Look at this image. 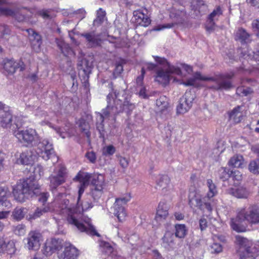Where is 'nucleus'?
I'll return each instance as SVG.
<instances>
[{"mask_svg": "<svg viewBox=\"0 0 259 259\" xmlns=\"http://www.w3.org/2000/svg\"><path fill=\"white\" fill-rule=\"evenodd\" d=\"M107 100L108 105L106 108L102 110V113H98L101 128H103V122L105 119L114 121L116 116L119 113L125 112L129 114L135 108V104L131 102V96L126 94L125 90H116L113 93H109Z\"/></svg>", "mask_w": 259, "mask_h": 259, "instance_id": "f257e3e1", "label": "nucleus"}, {"mask_svg": "<svg viewBox=\"0 0 259 259\" xmlns=\"http://www.w3.org/2000/svg\"><path fill=\"white\" fill-rule=\"evenodd\" d=\"M40 186L33 177L20 181L13 187V193L15 199L23 202L26 199L39 194L38 201L42 204L47 201L49 194L48 192H40Z\"/></svg>", "mask_w": 259, "mask_h": 259, "instance_id": "f03ea898", "label": "nucleus"}, {"mask_svg": "<svg viewBox=\"0 0 259 259\" xmlns=\"http://www.w3.org/2000/svg\"><path fill=\"white\" fill-rule=\"evenodd\" d=\"M234 76V73L230 72L207 77L203 76L199 72H196L192 78L183 82V84L185 86H196L197 80H204L208 81L207 88L209 89L214 91L228 90L233 87L230 79Z\"/></svg>", "mask_w": 259, "mask_h": 259, "instance_id": "7ed1b4c3", "label": "nucleus"}, {"mask_svg": "<svg viewBox=\"0 0 259 259\" xmlns=\"http://www.w3.org/2000/svg\"><path fill=\"white\" fill-rule=\"evenodd\" d=\"M61 213L66 215L68 223L75 227L81 232H85L91 235L99 236L94 227L91 223V219L88 217L79 220L76 209L69 205L68 199H63L59 205Z\"/></svg>", "mask_w": 259, "mask_h": 259, "instance_id": "20e7f679", "label": "nucleus"}, {"mask_svg": "<svg viewBox=\"0 0 259 259\" xmlns=\"http://www.w3.org/2000/svg\"><path fill=\"white\" fill-rule=\"evenodd\" d=\"M206 184L208 188L206 196L202 198L199 193L192 192L189 194V204L191 207H196L203 211L211 212L212 209V198L217 194V190L211 180H207Z\"/></svg>", "mask_w": 259, "mask_h": 259, "instance_id": "39448f33", "label": "nucleus"}, {"mask_svg": "<svg viewBox=\"0 0 259 259\" xmlns=\"http://www.w3.org/2000/svg\"><path fill=\"white\" fill-rule=\"evenodd\" d=\"M154 58L158 64L165 68V71L161 69L157 71L155 78L156 81L165 85L169 82L171 74L181 75L180 67L171 65L164 58L156 56Z\"/></svg>", "mask_w": 259, "mask_h": 259, "instance_id": "423d86ee", "label": "nucleus"}, {"mask_svg": "<svg viewBox=\"0 0 259 259\" xmlns=\"http://www.w3.org/2000/svg\"><path fill=\"white\" fill-rule=\"evenodd\" d=\"M18 117H15V124L17 129L13 131L15 137L21 143L27 145L32 144L33 142L38 139V134L36 131L32 128L21 130L20 128L21 125L18 123Z\"/></svg>", "mask_w": 259, "mask_h": 259, "instance_id": "0eeeda50", "label": "nucleus"}, {"mask_svg": "<svg viewBox=\"0 0 259 259\" xmlns=\"http://www.w3.org/2000/svg\"><path fill=\"white\" fill-rule=\"evenodd\" d=\"M195 95L191 91H187L179 100L177 107L178 114H184L188 112L192 106Z\"/></svg>", "mask_w": 259, "mask_h": 259, "instance_id": "6e6552de", "label": "nucleus"}, {"mask_svg": "<svg viewBox=\"0 0 259 259\" xmlns=\"http://www.w3.org/2000/svg\"><path fill=\"white\" fill-rule=\"evenodd\" d=\"M170 17L171 18L174 19L175 22L159 25L156 26L154 30L156 31H160L165 28H171L175 25V24L183 23L186 17V13L183 9H174L170 12Z\"/></svg>", "mask_w": 259, "mask_h": 259, "instance_id": "1a4fd4ad", "label": "nucleus"}, {"mask_svg": "<svg viewBox=\"0 0 259 259\" xmlns=\"http://www.w3.org/2000/svg\"><path fill=\"white\" fill-rule=\"evenodd\" d=\"M65 242L60 239L53 238L47 240L43 247V253L46 256L51 255L53 253L60 250Z\"/></svg>", "mask_w": 259, "mask_h": 259, "instance_id": "9d476101", "label": "nucleus"}, {"mask_svg": "<svg viewBox=\"0 0 259 259\" xmlns=\"http://www.w3.org/2000/svg\"><path fill=\"white\" fill-rule=\"evenodd\" d=\"M241 211L243 214L245 221L252 224H256L259 223V207L256 205H252L248 208H241Z\"/></svg>", "mask_w": 259, "mask_h": 259, "instance_id": "9b49d317", "label": "nucleus"}, {"mask_svg": "<svg viewBox=\"0 0 259 259\" xmlns=\"http://www.w3.org/2000/svg\"><path fill=\"white\" fill-rule=\"evenodd\" d=\"M66 168L63 166H60L56 172L50 176V186L52 189H56L57 187L65 182Z\"/></svg>", "mask_w": 259, "mask_h": 259, "instance_id": "f8f14e48", "label": "nucleus"}, {"mask_svg": "<svg viewBox=\"0 0 259 259\" xmlns=\"http://www.w3.org/2000/svg\"><path fill=\"white\" fill-rule=\"evenodd\" d=\"M78 68L79 76L82 78L84 81H87L93 68L92 63L85 59H81L78 61Z\"/></svg>", "mask_w": 259, "mask_h": 259, "instance_id": "ddd939ff", "label": "nucleus"}, {"mask_svg": "<svg viewBox=\"0 0 259 259\" xmlns=\"http://www.w3.org/2000/svg\"><path fill=\"white\" fill-rule=\"evenodd\" d=\"M37 148L40 150L39 153L45 160H48L52 157L54 151L53 145L48 140L44 139L37 144Z\"/></svg>", "mask_w": 259, "mask_h": 259, "instance_id": "4468645a", "label": "nucleus"}, {"mask_svg": "<svg viewBox=\"0 0 259 259\" xmlns=\"http://www.w3.org/2000/svg\"><path fill=\"white\" fill-rule=\"evenodd\" d=\"M91 175L84 172H79L75 177V179L78 181L80 183L78 190V200L80 199L81 195L83 193L85 189L89 185V182L92 179Z\"/></svg>", "mask_w": 259, "mask_h": 259, "instance_id": "2eb2a0df", "label": "nucleus"}, {"mask_svg": "<svg viewBox=\"0 0 259 259\" xmlns=\"http://www.w3.org/2000/svg\"><path fill=\"white\" fill-rule=\"evenodd\" d=\"M41 235L39 233L35 231H31L26 239L27 243L26 245L29 250H36L39 248L40 245Z\"/></svg>", "mask_w": 259, "mask_h": 259, "instance_id": "dca6fc26", "label": "nucleus"}, {"mask_svg": "<svg viewBox=\"0 0 259 259\" xmlns=\"http://www.w3.org/2000/svg\"><path fill=\"white\" fill-rule=\"evenodd\" d=\"M241 209L239 210L236 218L231 220L230 225L232 229L238 232H244L246 230L245 225V219Z\"/></svg>", "mask_w": 259, "mask_h": 259, "instance_id": "f3484780", "label": "nucleus"}, {"mask_svg": "<svg viewBox=\"0 0 259 259\" xmlns=\"http://www.w3.org/2000/svg\"><path fill=\"white\" fill-rule=\"evenodd\" d=\"M13 116L8 106L4 105L0 110V126L7 128L12 125Z\"/></svg>", "mask_w": 259, "mask_h": 259, "instance_id": "a211bd4d", "label": "nucleus"}, {"mask_svg": "<svg viewBox=\"0 0 259 259\" xmlns=\"http://www.w3.org/2000/svg\"><path fill=\"white\" fill-rule=\"evenodd\" d=\"M64 250L58 255L59 259H76L78 255V250L69 242H65Z\"/></svg>", "mask_w": 259, "mask_h": 259, "instance_id": "6ab92c4d", "label": "nucleus"}, {"mask_svg": "<svg viewBox=\"0 0 259 259\" xmlns=\"http://www.w3.org/2000/svg\"><path fill=\"white\" fill-rule=\"evenodd\" d=\"M3 67L4 70L8 74H11L15 73L18 68H19L20 71H23L25 69V65L23 62L21 61L17 62L12 59L4 60Z\"/></svg>", "mask_w": 259, "mask_h": 259, "instance_id": "aec40b11", "label": "nucleus"}, {"mask_svg": "<svg viewBox=\"0 0 259 259\" xmlns=\"http://www.w3.org/2000/svg\"><path fill=\"white\" fill-rule=\"evenodd\" d=\"M223 14V12L220 7H218L208 16L207 24L206 25V29L210 32L213 31L215 27V21H217Z\"/></svg>", "mask_w": 259, "mask_h": 259, "instance_id": "412c9836", "label": "nucleus"}, {"mask_svg": "<svg viewBox=\"0 0 259 259\" xmlns=\"http://www.w3.org/2000/svg\"><path fill=\"white\" fill-rule=\"evenodd\" d=\"M26 31L30 37L31 45L33 50L36 52L39 51L42 44L41 36L32 29H28Z\"/></svg>", "mask_w": 259, "mask_h": 259, "instance_id": "4be33fe9", "label": "nucleus"}, {"mask_svg": "<svg viewBox=\"0 0 259 259\" xmlns=\"http://www.w3.org/2000/svg\"><path fill=\"white\" fill-rule=\"evenodd\" d=\"M90 47H94L99 45L101 41V35L94 31L82 34Z\"/></svg>", "mask_w": 259, "mask_h": 259, "instance_id": "5701e85b", "label": "nucleus"}, {"mask_svg": "<svg viewBox=\"0 0 259 259\" xmlns=\"http://www.w3.org/2000/svg\"><path fill=\"white\" fill-rule=\"evenodd\" d=\"M168 206L164 202H160L157 209L155 218L157 222H161L165 220L168 216Z\"/></svg>", "mask_w": 259, "mask_h": 259, "instance_id": "b1692460", "label": "nucleus"}, {"mask_svg": "<svg viewBox=\"0 0 259 259\" xmlns=\"http://www.w3.org/2000/svg\"><path fill=\"white\" fill-rule=\"evenodd\" d=\"M243 107L238 106L231 110L229 113V118L235 123H239L243 118Z\"/></svg>", "mask_w": 259, "mask_h": 259, "instance_id": "393cba45", "label": "nucleus"}, {"mask_svg": "<svg viewBox=\"0 0 259 259\" xmlns=\"http://www.w3.org/2000/svg\"><path fill=\"white\" fill-rule=\"evenodd\" d=\"M170 179L167 175L159 176L157 180V188L161 189L163 193L167 192L170 187Z\"/></svg>", "mask_w": 259, "mask_h": 259, "instance_id": "a878e982", "label": "nucleus"}, {"mask_svg": "<svg viewBox=\"0 0 259 259\" xmlns=\"http://www.w3.org/2000/svg\"><path fill=\"white\" fill-rule=\"evenodd\" d=\"M134 17L139 24L146 26L150 23V20L142 11H135Z\"/></svg>", "mask_w": 259, "mask_h": 259, "instance_id": "bb28decb", "label": "nucleus"}, {"mask_svg": "<svg viewBox=\"0 0 259 259\" xmlns=\"http://www.w3.org/2000/svg\"><path fill=\"white\" fill-rule=\"evenodd\" d=\"M112 209L113 213L117 218L119 222H122L125 220L127 213L124 206L114 204Z\"/></svg>", "mask_w": 259, "mask_h": 259, "instance_id": "cd10ccee", "label": "nucleus"}, {"mask_svg": "<svg viewBox=\"0 0 259 259\" xmlns=\"http://www.w3.org/2000/svg\"><path fill=\"white\" fill-rule=\"evenodd\" d=\"M228 193L238 198H246L248 195V192L246 189L241 186L229 189Z\"/></svg>", "mask_w": 259, "mask_h": 259, "instance_id": "c85d7f7f", "label": "nucleus"}, {"mask_svg": "<svg viewBox=\"0 0 259 259\" xmlns=\"http://www.w3.org/2000/svg\"><path fill=\"white\" fill-rule=\"evenodd\" d=\"M56 41L59 49L65 56L69 57L75 56V54L74 52L67 44H66L63 40L59 39H56Z\"/></svg>", "mask_w": 259, "mask_h": 259, "instance_id": "c756f323", "label": "nucleus"}, {"mask_svg": "<svg viewBox=\"0 0 259 259\" xmlns=\"http://www.w3.org/2000/svg\"><path fill=\"white\" fill-rule=\"evenodd\" d=\"M235 38L242 44H247L251 41L250 34L242 28L237 31Z\"/></svg>", "mask_w": 259, "mask_h": 259, "instance_id": "7c9ffc66", "label": "nucleus"}, {"mask_svg": "<svg viewBox=\"0 0 259 259\" xmlns=\"http://www.w3.org/2000/svg\"><path fill=\"white\" fill-rule=\"evenodd\" d=\"M162 239V245L166 248H171L175 244L174 236L170 232H166Z\"/></svg>", "mask_w": 259, "mask_h": 259, "instance_id": "2f4dec72", "label": "nucleus"}, {"mask_svg": "<svg viewBox=\"0 0 259 259\" xmlns=\"http://www.w3.org/2000/svg\"><path fill=\"white\" fill-rule=\"evenodd\" d=\"M245 251L249 256L255 257L259 255V241L245 247Z\"/></svg>", "mask_w": 259, "mask_h": 259, "instance_id": "473e14b6", "label": "nucleus"}, {"mask_svg": "<svg viewBox=\"0 0 259 259\" xmlns=\"http://www.w3.org/2000/svg\"><path fill=\"white\" fill-rule=\"evenodd\" d=\"M33 161V157L30 153L27 152L20 154L17 158V162L18 164L28 165Z\"/></svg>", "mask_w": 259, "mask_h": 259, "instance_id": "72a5a7b5", "label": "nucleus"}, {"mask_svg": "<svg viewBox=\"0 0 259 259\" xmlns=\"http://www.w3.org/2000/svg\"><path fill=\"white\" fill-rule=\"evenodd\" d=\"M93 187L103 188L104 178L102 175H94L91 179Z\"/></svg>", "mask_w": 259, "mask_h": 259, "instance_id": "f704fd0d", "label": "nucleus"}, {"mask_svg": "<svg viewBox=\"0 0 259 259\" xmlns=\"http://www.w3.org/2000/svg\"><path fill=\"white\" fill-rule=\"evenodd\" d=\"M79 127L80 131L84 133L87 137L89 142L90 141L91 133L90 132V125L89 123L86 122L84 119H81L79 120Z\"/></svg>", "mask_w": 259, "mask_h": 259, "instance_id": "c9c22d12", "label": "nucleus"}, {"mask_svg": "<svg viewBox=\"0 0 259 259\" xmlns=\"http://www.w3.org/2000/svg\"><path fill=\"white\" fill-rule=\"evenodd\" d=\"M222 173L224 174L223 177H221V178L225 181L229 177H231L233 180H236L237 181H240L242 180V175L240 172L238 170L231 171V174H229L224 169Z\"/></svg>", "mask_w": 259, "mask_h": 259, "instance_id": "e433bc0d", "label": "nucleus"}, {"mask_svg": "<svg viewBox=\"0 0 259 259\" xmlns=\"http://www.w3.org/2000/svg\"><path fill=\"white\" fill-rule=\"evenodd\" d=\"M156 104L159 108V111L164 112L168 107V103L167 98L165 96H161L156 100Z\"/></svg>", "mask_w": 259, "mask_h": 259, "instance_id": "4c0bfd02", "label": "nucleus"}, {"mask_svg": "<svg viewBox=\"0 0 259 259\" xmlns=\"http://www.w3.org/2000/svg\"><path fill=\"white\" fill-rule=\"evenodd\" d=\"M27 212L26 208L23 207H16L13 211L12 217L14 219L19 221L23 219Z\"/></svg>", "mask_w": 259, "mask_h": 259, "instance_id": "58836bf2", "label": "nucleus"}, {"mask_svg": "<svg viewBox=\"0 0 259 259\" xmlns=\"http://www.w3.org/2000/svg\"><path fill=\"white\" fill-rule=\"evenodd\" d=\"M77 205L78 207L80 206L82 207V211L87 210L90 208H91L93 206L92 201L91 198L88 196L87 198L83 200V201L80 203V199H77Z\"/></svg>", "mask_w": 259, "mask_h": 259, "instance_id": "ea45409f", "label": "nucleus"}, {"mask_svg": "<svg viewBox=\"0 0 259 259\" xmlns=\"http://www.w3.org/2000/svg\"><path fill=\"white\" fill-rule=\"evenodd\" d=\"M118 235L124 239L125 241L127 240V242L132 245L134 244V240L138 239V237L136 234H133L129 236L128 234H123V230H119L118 232Z\"/></svg>", "mask_w": 259, "mask_h": 259, "instance_id": "a19ab883", "label": "nucleus"}, {"mask_svg": "<svg viewBox=\"0 0 259 259\" xmlns=\"http://www.w3.org/2000/svg\"><path fill=\"white\" fill-rule=\"evenodd\" d=\"M176 232L175 236L177 237L184 238L187 233L186 226L184 225H176L175 226Z\"/></svg>", "mask_w": 259, "mask_h": 259, "instance_id": "79ce46f5", "label": "nucleus"}, {"mask_svg": "<svg viewBox=\"0 0 259 259\" xmlns=\"http://www.w3.org/2000/svg\"><path fill=\"white\" fill-rule=\"evenodd\" d=\"M229 163L235 167H240L243 164V157L241 155L234 156L231 158Z\"/></svg>", "mask_w": 259, "mask_h": 259, "instance_id": "37998d69", "label": "nucleus"}, {"mask_svg": "<svg viewBox=\"0 0 259 259\" xmlns=\"http://www.w3.org/2000/svg\"><path fill=\"white\" fill-rule=\"evenodd\" d=\"M253 93V90L248 87L243 86L238 87L236 89V94L240 96H248Z\"/></svg>", "mask_w": 259, "mask_h": 259, "instance_id": "c03bdc74", "label": "nucleus"}, {"mask_svg": "<svg viewBox=\"0 0 259 259\" xmlns=\"http://www.w3.org/2000/svg\"><path fill=\"white\" fill-rule=\"evenodd\" d=\"M106 13L105 11H103L102 9H99L97 13V18L94 20L93 24L95 26H99L101 25L105 17Z\"/></svg>", "mask_w": 259, "mask_h": 259, "instance_id": "a18cd8bd", "label": "nucleus"}, {"mask_svg": "<svg viewBox=\"0 0 259 259\" xmlns=\"http://www.w3.org/2000/svg\"><path fill=\"white\" fill-rule=\"evenodd\" d=\"M103 188L93 187L91 192V195L89 196L92 197L94 201H97L102 194Z\"/></svg>", "mask_w": 259, "mask_h": 259, "instance_id": "49530a36", "label": "nucleus"}, {"mask_svg": "<svg viewBox=\"0 0 259 259\" xmlns=\"http://www.w3.org/2000/svg\"><path fill=\"white\" fill-rule=\"evenodd\" d=\"M7 192L4 189L0 188V206H7L9 202L7 201Z\"/></svg>", "mask_w": 259, "mask_h": 259, "instance_id": "de8ad7c7", "label": "nucleus"}, {"mask_svg": "<svg viewBox=\"0 0 259 259\" xmlns=\"http://www.w3.org/2000/svg\"><path fill=\"white\" fill-rule=\"evenodd\" d=\"M131 198V197L130 194H125L124 195L116 198L114 204L124 206L130 200Z\"/></svg>", "mask_w": 259, "mask_h": 259, "instance_id": "09e8293b", "label": "nucleus"}, {"mask_svg": "<svg viewBox=\"0 0 259 259\" xmlns=\"http://www.w3.org/2000/svg\"><path fill=\"white\" fill-rule=\"evenodd\" d=\"M100 246L102 247V252L105 255L111 256L113 254V247L107 242H103Z\"/></svg>", "mask_w": 259, "mask_h": 259, "instance_id": "8fccbe9b", "label": "nucleus"}, {"mask_svg": "<svg viewBox=\"0 0 259 259\" xmlns=\"http://www.w3.org/2000/svg\"><path fill=\"white\" fill-rule=\"evenodd\" d=\"M5 252L10 254H12L15 253L16 248L15 243L13 241H6L5 243Z\"/></svg>", "mask_w": 259, "mask_h": 259, "instance_id": "3c124183", "label": "nucleus"}, {"mask_svg": "<svg viewBox=\"0 0 259 259\" xmlns=\"http://www.w3.org/2000/svg\"><path fill=\"white\" fill-rule=\"evenodd\" d=\"M249 170L253 174H259V161H252L248 166Z\"/></svg>", "mask_w": 259, "mask_h": 259, "instance_id": "603ef678", "label": "nucleus"}, {"mask_svg": "<svg viewBox=\"0 0 259 259\" xmlns=\"http://www.w3.org/2000/svg\"><path fill=\"white\" fill-rule=\"evenodd\" d=\"M25 227L23 225H19L16 226L14 230V233L18 236H23L25 233Z\"/></svg>", "mask_w": 259, "mask_h": 259, "instance_id": "864d4df0", "label": "nucleus"}, {"mask_svg": "<svg viewBox=\"0 0 259 259\" xmlns=\"http://www.w3.org/2000/svg\"><path fill=\"white\" fill-rule=\"evenodd\" d=\"M115 152V148L112 145H108L103 149V154L105 155H112Z\"/></svg>", "mask_w": 259, "mask_h": 259, "instance_id": "5fc2aeb1", "label": "nucleus"}, {"mask_svg": "<svg viewBox=\"0 0 259 259\" xmlns=\"http://www.w3.org/2000/svg\"><path fill=\"white\" fill-rule=\"evenodd\" d=\"M236 239L237 242L241 245L244 246L245 247L247 246V245H249L250 243L249 242V241L245 238L242 237L240 235H237L236 236Z\"/></svg>", "mask_w": 259, "mask_h": 259, "instance_id": "6e6d98bb", "label": "nucleus"}, {"mask_svg": "<svg viewBox=\"0 0 259 259\" xmlns=\"http://www.w3.org/2000/svg\"><path fill=\"white\" fill-rule=\"evenodd\" d=\"M85 157L92 163H95L96 161V155L93 151L88 152L85 154Z\"/></svg>", "mask_w": 259, "mask_h": 259, "instance_id": "4d7b16f0", "label": "nucleus"}, {"mask_svg": "<svg viewBox=\"0 0 259 259\" xmlns=\"http://www.w3.org/2000/svg\"><path fill=\"white\" fill-rule=\"evenodd\" d=\"M10 33V30L8 26L1 25L0 26V36H4L8 35Z\"/></svg>", "mask_w": 259, "mask_h": 259, "instance_id": "13d9d810", "label": "nucleus"}, {"mask_svg": "<svg viewBox=\"0 0 259 259\" xmlns=\"http://www.w3.org/2000/svg\"><path fill=\"white\" fill-rule=\"evenodd\" d=\"M211 247L212 250V251L215 253H219L221 252L222 250V245L218 243H213L212 244Z\"/></svg>", "mask_w": 259, "mask_h": 259, "instance_id": "bf43d9fd", "label": "nucleus"}, {"mask_svg": "<svg viewBox=\"0 0 259 259\" xmlns=\"http://www.w3.org/2000/svg\"><path fill=\"white\" fill-rule=\"evenodd\" d=\"M119 161L120 164L122 168H126L128 166L129 160L125 157L120 156L119 158Z\"/></svg>", "mask_w": 259, "mask_h": 259, "instance_id": "052dcab7", "label": "nucleus"}, {"mask_svg": "<svg viewBox=\"0 0 259 259\" xmlns=\"http://www.w3.org/2000/svg\"><path fill=\"white\" fill-rule=\"evenodd\" d=\"M1 12L6 15L8 16H14L15 15V12L12 9L8 8H2L0 9Z\"/></svg>", "mask_w": 259, "mask_h": 259, "instance_id": "680f3d73", "label": "nucleus"}, {"mask_svg": "<svg viewBox=\"0 0 259 259\" xmlns=\"http://www.w3.org/2000/svg\"><path fill=\"white\" fill-rule=\"evenodd\" d=\"M145 73V71L144 68H142V70H141V75L138 76L136 79V82H137L138 85H139V86L142 85L143 80L144 78V76Z\"/></svg>", "mask_w": 259, "mask_h": 259, "instance_id": "e2e57ef3", "label": "nucleus"}, {"mask_svg": "<svg viewBox=\"0 0 259 259\" xmlns=\"http://www.w3.org/2000/svg\"><path fill=\"white\" fill-rule=\"evenodd\" d=\"M45 214L41 208H37L35 212L33 213L31 218L35 219L36 218H39L40 216Z\"/></svg>", "mask_w": 259, "mask_h": 259, "instance_id": "0e129e2a", "label": "nucleus"}, {"mask_svg": "<svg viewBox=\"0 0 259 259\" xmlns=\"http://www.w3.org/2000/svg\"><path fill=\"white\" fill-rule=\"evenodd\" d=\"M199 227L201 231L205 230L207 227V222L205 219L201 218L200 219Z\"/></svg>", "mask_w": 259, "mask_h": 259, "instance_id": "69168bd1", "label": "nucleus"}, {"mask_svg": "<svg viewBox=\"0 0 259 259\" xmlns=\"http://www.w3.org/2000/svg\"><path fill=\"white\" fill-rule=\"evenodd\" d=\"M34 173L35 177H37V175H38L39 177H40L44 175L43 168L40 165H37L34 170Z\"/></svg>", "mask_w": 259, "mask_h": 259, "instance_id": "338daca9", "label": "nucleus"}, {"mask_svg": "<svg viewBox=\"0 0 259 259\" xmlns=\"http://www.w3.org/2000/svg\"><path fill=\"white\" fill-rule=\"evenodd\" d=\"M252 27L254 29H256L258 31L257 35L259 38V19L254 20L252 22Z\"/></svg>", "mask_w": 259, "mask_h": 259, "instance_id": "774afa93", "label": "nucleus"}]
</instances>
